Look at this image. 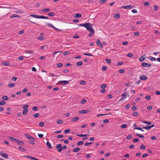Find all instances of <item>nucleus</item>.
<instances>
[{"label": "nucleus", "mask_w": 160, "mask_h": 160, "mask_svg": "<svg viewBox=\"0 0 160 160\" xmlns=\"http://www.w3.org/2000/svg\"><path fill=\"white\" fill-rule=\"evenodd\" d=\"M69 83V82L68 81H59L57 84H59L61 85H65Z\"/></svg>", "instance_id": "nucleus-1"}, {"label": "nucleus", "mask_w": 160, "mask_h": 160, "mask_svg": "<svg viewBox=\"0 0 160 160\" xmlns=\"http://www.w3.org/2000/svg\"><path fill=\"white\" fill-rule=\"evenodd\" d=\"M134 8V6L133 5H128L122 6L121 8L125 9H131Z\"/></svg>", "instance_id": "nucleus-2"}, {"label": "nucleus", "mask_w": 160, "mask_h": 160, "mask_svg": "<svg viewBox=\"0 0 160 160\" xmlns=\"http://www.w3.org/2000/svg\"><path fill=\"white\" fill-rule=\"evenodd\" d=\"M142 66L143 67L145 68H149L152 65L151 64L148 63H146L144 62H143L142 63Z\"/></svg>", "instance_id": "nucleus-3"}, {"label": "nucleus", "mask_w": 160, "mask_h": 160, "mask_svg": "<svg viewBox=\"0 0 160 160\" xmlns=\"http://www.w3.org/2000/svg\"><path fill=\"white\" fill-rule=\"evenodd\" d=\"M24 157L29 159H32L34 160H39V159L28 155H25L24 156Z\"/></svg>", "instance_id": "nucleus-4"}, {"label": "nucleus", "mask_w": 160, "mask_h": 160, "mask_svg": "<svg viewBox=\"0 0 160 160\" xmlns=\"http://www.w3.org/2000/svg\"><path fill=\"white\" fill-rule=\"evenodd\" d=\"M56 148H58V152H61L63 150V148L61 147V144H60L58 145Z\"/></svg>", "instance_id": "nucleus-5"}, {"label": "nucleus", "mask_w": 160, "mask_h": 160, "mask_svg": "<svg viewBox=\"0 0 160 160\" xmlns=\"http://www.w3.org/2000/svg\"><path fill=\"white\" fill-rule=\"evenodd\" d=\"M87 25L85 27L88 30H89L90 29L92 28V24L89 23H87Z\"/></svg>", "instance_id": "nucleus-6"}, {"label": "nucleus", "mask_w": 160, "mask_h": 160, "mask_svg": "<svg viewBox=\"0 0 160 160\" xmlns=\"http://www.w3.org/2000/svg\"><path fill=\"white\" fill-rule=\"evenodd\" d=\"M16 142L19 146H23L24 145V143L21 140L17 139Z\"/></svg>", "instance_id": "nucleus-7"}, {"label": "nucleus", "mask_w": 160, "mask_h": 160, "mask_svg": "<svg viewBox=\"0 0 160 160\" xmlns=\"http://www.w3.org/2000/svg\"><path fill=\"white\" fill-rule=\"evenodd\" d=\"M90 112V111L88 110H82L79 111V113H82V114H84V113H87Z\"/></svg>", "instance_id": "nucleus-8"}, {"label": "nucleus", "mask_w": 160, "mask_h": 160, "mask_svg": "<svg viewBox=\"0 0 160 160\" xmlns=\"http://www.w3.org/2000/svg\"><path fill=\"white\" fill-rule=\"evenodd\" d=\"M139 78L141 80H145L147 79V77L146 76L142 75L139 77Z\"/></svg>", "instance_id": "nucleus-9"}, {"label": "nucleus", "mask_w": 160, "mask_h": 160, "mask_svg": "<svg viewBox=\"0 0 160 160\" xmlns=\"http://www.w3.org/2000/svg\"><path fill=\"white\" fill-rule=\"evenodd\" d=\"M96 44L98 46H100L101 48H102L103 47L99 39H97L96 41Z\"/></svg>", "instance_id": "nucleus-10"}, {"label": "nucleus", "mask_w": 160, "mask_h": 160, "mask_svg": "<svg viewBox=\"0 0 160 160\" xmlns=\"http://www.w3.org/2000/svg\"><path fill=\"white\" fill-rule=\"evenodd\" d=\"M0 155L2 157L6 158H8V155L7 154L4 153L2 152H1L0 153Z\"/></svg>", "instance_id": "nucleus-11"}, {"label": "nucleus", "mask_w": 160, "mask_h": 160, "mask_svg": "<svg viewBox=\"0 0 160 160\" xmlns=\"http://www.w3.org/2000/svg\"><path fill=\"white\" fill-rule=\"evenodd\" d=\"M38 18L39 19H48V17H47L43 16H39L38 15Z\"/></svg>", "instance_id": "nucleus-12"}, {"label": "nucleus", "mask_w": 160, "mask_h": 160, "mask_svg": "<svg viewBox=\"0 0 160 160\" xmlns=\"http://www.w3.org/2000/svg\"><path fill=\"white\" fill-rule=\"evenodd\" d=\"M25 135L27 138L29 139H30V140L34 139V138H33L32 136H31L29 135H28V134H25Z\"/></svg>", "instance_id": "nucleus-13"}, {"label": "nucleus", "mask_w": 160, "mask_h": 160, "mask_svg": "<svg viewBox=\"0 0 160 160\" xmlns=\"http://www.w3.org/2000/svg\"><path fill=\"white\" fill-rule=\"evenodd\" d=\"M2 65L4 66H9L10 64L9 62H4L2 63Z\"/></svg>", "instance_id": "nucleus-14"}, {"label": "nucleus", "mask_w": 160, "mask_h": 160, "mask_svg": "<svg viewBox=\"0 0 160 160\" xmlns=\"http://www.w3.org/2000/svg\"><path fill=\"white\" fill-rule=\"evenodd\" d=\"M19 150L21 152H24L27 151L26 149L22 147H19L18 148Z\"/></svg>", "instance_id": "nucleus-15"}, {"label": "nucleus", "mask_w": 160, "mask_h": 160, "mask_svg": "<svg viewBox=\"0 0 160 160\" xmlns=\"http://www.w3.org/2000/svg\"><path fill=\"white\" fill-rule=\"evenodd\" d=\"M79 119V118L78 117H75L71 119L72 122H75L78 121Z\"/></svg>", "instance_id": "nucleus-16"}, {"label": "nucleus", "mask_w": 160, "mask_h": 160, "mask_svg": "<svg viewBox=\"0 0 160 160\" xmlns=\"http://www.w3.org/2000/svg\"><path fill=\"white\" fill-rule=\"evenodd\" d=\"M46 145L48 149H51L52 148V147L51 146L50 143L49 142H46Z\"/></svg>", "instance_id": "nucleus-17"}, {"label": "nucleus", "mask_w": 160, "mask_h": 160, "mask_svg": "<svg viewBox=\"0 0 160 160\" xmlns=\"http://www.w3.org/2000/svg\"><path fill=\"white\" fill-rule=\"evenodd\" d=\"M149 59L152 61H155L156 60V58L154 57H152V56H149L148 57Z\"/></svg>", "instance_id": "nucleus-18"}, {"label": "nucleus", "mask_w": 160, "mask_h": 160, "mask_svg": "<svg viewBox=\"0 0 160 160\" xmlns=\"http://www.w3.org/2000/svg\"><path fill=\"white\" fill-rule=\"evenodd\" d=\"M9 138L10 140H11L12 141H14L16 142V141L17 140V139H16L15 138H14L13 137H9Z\"/></svg>", "instance_id": "nucleus-19"}, {"label": "nucleus", "mask_w": 160, "mask_h": 160, "mask_svg": "<svg viewBox=\"0 0 160 160\" xmlns=\"http://www.w3.org/2000/svg\"><path fill=\"white\" fill-rule=\"evenodd\" d=\"M77 136L80 137H84L89 136L88 134H77Z\"/></svg>", "instance_id": "nucleus-20"}, {"label": "nucleus", "mask_w": 160, "mask_h": 160, "mask_svg": "<svg viewBox=\"0 0 160 160\" xmlns=\"http://www.w3.org/2000/svg\"><path fill=\"white\" fill-rule=\"evenodd\" d=\"M127 94V93H123L122 94V98L120 100H122V99H125L126 98V94Z\"/></svg>", "instance_id": "nucleus-21"}, {"label": "nucleus", "mask_w": 160, "mask_h": 160, "mask_svg": "<svg viewBox=\"0 0 160 160\" xmlns=\"http://www.w3.org/2000/svg\"><path fill=\"white\" fill-rule=\"evenodd\" d=\"M136 135L137 136H138V137L141 138L142 139H144L145 138V137L143 135H142L141 134H139L137 133H136Z\"/></svg>", "instance_id": "nucleus-22"}, {"label": "nucleus", "mask_w": 160, "mask_h": 160, "mask_svg": "<svg viewBox=\"0 0 160 160\" xmlns=\"http://www.w3.org/2000/svg\"><path fill=\"white\" fill-rule=\"evenodd\" d=\"M79 150H80V148H79L77 147V148H75L73 150V151L74 152H78Z\"/></svg>", "instance_id": "nucleus-23"}, {"label": "nucleus", "mask_w": 160, "mask_h": 160, "mask_svg": "<svg viewBox=\"0 0 160 160\" xmlns=\"http://www.w3.org/2000/svg\"><path fill=\"white\" fill-rule=\"evenodd\" d=\"M145 55H142L139 58V60L140 61H143L145 59Z\"/></svg>", "instance_id": "nucleus-24"}, {"label": "nucleus", "mask_w": 160, "mask_h": 160, "mask_svg": "<svg viewBox=\"0 0 160 160\" xmlns=\"http://www.w3.org/2000/svg\"><path fill=\"white\" fill-rule=\"evenodd\" d=\"M74 17L76 18H79L82 17V15L80 13H77Z\"/></svg>", "instance_id": "nucleus-25"}, {"label": "nucleus", "mask_w": 160, "mask_h": 160, "mask_svg": "<svg viewBox=\"0 0 160 160\" xmlns=\"http://www.w3.org/2000/svg\"><path fill=\"white\" fill-rule=\"evenodd\" d=\"M48 46L46 45L42 46L41 47V49H45V50H47V49H48Z\"/></svg>", "instance_id": "nucleus-26"}, {"label": "nucleus", "mask_w": 160, "mask_h": 160, "mask_svg": "<svg viewBox=\"0 0 160 160\" xmlns=\"http://www.w3.org/2000/svg\"><path fill=\"white\" fill-rule=\"evenodd\" d=\"M38 39L40 41H43L45 39V38L42 37H38Z\"/></svg>", "instance_id": "nucleus-27"}, {"label": "nucleus", "mask_w": 160, "mask_h": 160, "mask_svg": "<svg viewBox=\"0 0 160 160\" xmlns=\"http://www.w3.org/2000/svg\"><path fill=\"white\" fill-rule=\"evenodd\" d=\"M46 24L49 27H51V28H54V26H53V25L51 24V23H49L48 22H47L46 23Z\"/></svg>", "instance_id": "nucleus-28"}, {"label": "nucleus", "mask_w": 160, "mask_h": 160, "mask_svg": "<svg viewBox=\"0 0 160 160\" xmlns=\"http://www.w3.org/2000/svg\"><path fill=\"white\" fill-rule=\"evenodd\" d=\"M57 123L58 124H62L63 123V121L61 119H58L57 121Z\"/></svg>", "instance_id": "nucleus-29"}, {"label": "nucleus", "mask_w": 160, "mask_h": 160, "mask_svg": "<svg viewBox=\"0 0 160 160\" xmlns=\"http://www.w3.org/2000/svg\"><path fill=\"white\" fill-rule=\"evenodd\" d=\"M137 129V130H141V131H142V132H144V130H143V128H142L140 127H137L135 128H134V129Z\"/></svg>", "instance_id": "nucleus-30"}, {"label": "nucleus", "mask_w": 160, "mask_h": 160, "mask_svg": "<svg viewBox=\"0 0 160 160\" xmlns=\"http://www.w3.org/2000/svg\"><path fill=\"white\" fill-rule=\"evenodd\" d=\"M2 99L4 100H8V97L6 96H4L2 97Z\"/></svg>", "instance_id": "nucleus-31"}, {"label": "nucleus", "mask_w": 160, "mask_h": 160, "mask_svg": "<svg viewBox=\"0 0 160 160\" xmlns=\"http://www.w3.org/2000/svg\"><path fill=\"white\" fill-rule=\"evenodd\" d=\"M15 84L14 83H10L8 85V86L9 88H12L14 86Z\"/></svg>", "instance_id": "nucleus-32"}, {"label": "nucleus", "mask_w": 160, "mask_h": 160, "mask_svg": "<svg viewBox=\"0 0 160 160\" xmlns=\"http://www.w3.org/2000/svg\"><path fill=\"white\" fill-rule=\"evenodd\" d=\"M111 114V113L109 112L108 114H99L98 115H97V117H98L100 116H104V115H110Z\"/></svg>", "instance_id": "nucleus-33"}, {"label": "nucleus", "mask_w": 160, "mask_h": 160, "mask_svg": "<svg viewBox=\"0 0 160 160\" xmlns=\"http://www.w3.org/2000/svg\"><path fill=\"white\" fill-rule=\"evenodd\" d=\"M42 12H48L50 10V9L49 8H45L42 9Z\"/></svg>", "instance_id": "nucleus-34"}, {"label": "nucleus", "mask_w": 160, "mask_h": 160, "mask_svg": "<svg viewBox=\"0 0 160 160\" xmlns=\"http://www.w3.org/2000/svg\"><path fill=\"white\" fill-rule=\"evenodd\" d=\"M19 16L18 15L14 14L12 15L10 17L11 18H18L19 17Z\"/></svg>", "instance_id": "nucleus-35"}, {"label": "nucleus", "mask_w": 160, "mask_h": 160, "mask_svg": "<svg viewBox=\"0 0 160 160\" xmlns=\"http://www.w3.org/2000/svg\"><path fill=\"white\" fill-rule=\"evenodd\" d=\"M70 131V129H66L64 131V133L65 134H67Z\"/></svg>", "instance_id": "nucleus-36"}, {"label": "nucleus", "mask_w": 160, "mask_h": 160, "mask_svg": "<svg viewBox=\"0 0 160 160\" xmlns=\"http://www.w3.org/2000/svg\"><path fill=\"white\" fill-rule=\"evenodd\" d=\"M25 52L27 53H30L31 54H32L34 52L32 50H30V51H27L26 50L25 51Z\"/></svg>", "instance_id": "nucleus-37"}, {"label": "nucleus", "mask_w": 160, "mask_h": 160, "mask_svg": "<svg viewBox=\"0 0 160 160\" xmlns=\"http://www.w3.org/2000/svg\"><path fill=\"white\" fill-rule=\"evenodd\" d=\"M82 62L81 61H80L79 62H78L76 63V65L78 66H80L82 65Z\"/></svg>", "instance_id": "nucleus-38"}, {"label": "nucleus", "mask_w": 160, "mask_h": 160, "mask_svg": "<svg viewBox=\"0 0 160 160\" xmlns=\"http://www.w3.org/2000/svg\"><path fill=\"white\" fill-rule=\"evenodd\" d=\"M83 142L82 141H80L78 142L77 143V145L79 146L82 144L83 143Z\"/></svg>", "instance_id": "nucleus-39"}, {"label": "nucleus", "mask_w": 160, "mask_h": 160, "mask_svg": "<svg viewBox=\"0 0 160 160\" xmlns=\"http://www.w3.org/2000/svg\"><path fill=\"white\" fill-rule=\"evenodd\" d=\"M127 127V125L126 124H123L121 126V127L122 128H125Z\"/></svg>", "instance_id": "nucleus-40"}, {"label": "nucleus", "mask_w": 160, "mask_h": 160, "mask_svg": "<svg viewBox=\"0 0 160 160\" xmlns=\"http://www.w3.org/2000/svg\"><path fill=\"white\" fill-rule=\"evenodd\" d=\"M114 17L118 19L120 17V15L119 13H117L114 15Z\"/></svg>", "instance_id": "nucleus-41"}, {"label": "nucleus", "mask_w": 160, "mask_h": 160, "mask_svg": "<svg viewBox=\"0 0 160 160\" xmlns=\"http://www.w3.org/2000/svg\"><path fill=\"white\" fill-rule=\"evenodd\" d=\"M5 103L6 102L4 101H1L0 102V105H5Z\"/></svg>", "instance_id": "nucleus-42"}, {"label": "nucleus", "mask_w": 160, "mask_h": 160, "mask_svg": "<svg viewBox=\"0 0 160 160\" xmlns=\"http://www.w3.org/2000/svg\"><path fill=\"white\" fill-rule=\"evenodd\" d=\"M142 122L143 123L148 124H151L152 123L151 122H148L147 121H142Z\"/></svg>", "instance_id": "nucleus-43"}, {"label": "nucleus", "mask_w": 160, "mask_h": 160, "mask_svg": "<svg viewBox=\"0 0 160 160\" xmlns=\"http://www.w3.org/2000/svg\"><path fill=\"white\" fill-rule=\"evenodd\" d=\"M30 17H32L34 18H38V15H36V14H31L30 15Z\"/></svg>", "instance_id": "nucleus-44"}, {"label": "nucleus", "mask_w": 160, "mask_h": 160, "mask_svg": "<svg viewBox=\"0 0 160 160\" xmlns=\"http://www.w3.org/2000/svg\"><path fill=\"white\" fill-rule=\"evenodd\" d=\"M88 31H89L91 33L94 34V32H95V31H94V30L92 28H91V29H90Z\"/></svg>", "instance_id": "nucleus-45"}, {"label": "nucleus", "mask_w": 160, "mask_h": 160, "mask_svg": "<svg viewBox=\"0 0 160 160\" xmlns=\"http://www.w3.org/2000/svg\"><path fill=\"white\" fill-rule=\"evenodd\" d=\"M79 83L83 85H84L86 84V82L84 81H82L79 82Z\"/></svg>", "instance_id": "nucleus-46"}, {"label": "nucleus", "mask_w": 160, "mask_h": 160, "mask_svg": "<svg viewBox=\"0 0 160 160\" xmlns=\"http://www.w3.org/2000/svg\"><path fill=\"white\" fill-rule=\"evenodd\" d=\"M132 136L131 135H128L127 137V139L128 140H130L132 138Z\"/></svg>", "instance_id": "nucleus-47"}, {"label": "nucleus", "mask_w": 160, "mask_h": 160, "mask_svg": "<svg viewBox=\"0 0 160 160\" xmlns=\"http://www.w3.org/2000/svg\"><path fill=\"white\" fill-rule=\"evenodd\" d=\"M38 109V107L37 106H34L32 108V109L34 111H36Z\"/></svg>", "instance_id": "nucleus-48"}, {"label": "nucleus", "mask_w": 160, "mask_h": 160, "mask_svg": "<svg viewBox=\"0 0 160 160\" xmlns=\"http://www.w3.org/2000/svg\"><path fill=\"white\" fill-rule=\"evenodd\" d=\"M107 87V85L105 84H103L101 85V88H104Z\"/></svg>", "instance_id": "nucleus-49"}, {"label": "nucleus", "mask_w": 160, "mask_h": 160, "mask_svg": "<svg viewBox=\"0 0 160 160\" xmlns=\"http://www.w3.org/2000/svg\"><path fill=\"white\" fill-rule=\"evenodd\" d=\"M70 53V52L68 51H65L63 53V55H68Z\"/></svg>", "instance_id": "nucleus-50"}, {"label": "nucleus", "mask_w": 160, "mask_h": 160, "mask_svg": "<svg viewBox=\"0 0 160 160\" xmlns=\"http://www.w3.org/2000/svg\"><path fill=\"white\" fill-rule=\"evenodd\" d=\"M39 115L40 114L39 113H37L35 114H33V116L34 117L37 118L39 116Z\"/></svg>", "instance_id": "nucleus-51"}, {"label": "nucleus", "mask_w": 160, "mask_h": 160, "mask_svg": "<svg viewBox=\"0 0 160 160\" xmlns=\"http://www.w3.org/2000/svg\"><path fill=\"white\" fill-rule=\"evenodd\" d=\"M48 15L50 16H53L55 15V13L54 12H50L48 13Z\"/></svg>", "instance_id": "nucleus-52"}, {"label": "nucleus", "mask_w": 160, "mask_h": 160, "mask_svg": "<svg viewBox=\"0 0 160 160\" xmlns=\"http://www.w3.org/2000/svg\"><path fill=\"white\" fill-rule=\"evenodd\" d=\"M108 1V0H100L99 1V2L100 3H102L107 2Z\"/></svg>", "instance_id": "nucleus-53"}, {"label": "nucleus", "mask_w": 160, "mask_h": 160, "mask_svg": "<svg viewBox=\"0 0 160 160\" xmlns=\"http://www.w3.org/2000/svg\"><path fill=\"white\" fill-rule=\"evenodd\" d=\"M83 55H86L89 56H93L90 53H83Z\"/></svg>", "instance_id": "nucleus-54"}, {"label": "nucleus", "mask_w": 160, "mask_h": 160, "mask_svg": "<svg viewBox=\"0 0 160 160\" xmlns=\"http://www.w3.org/2000/svg\"><path fill=\"white\" fill-rule=\"evenodd\" d=\"M105 61L107 62L108 64H110L111 63V60L110 59L106 58L105 59Z\"/></svg>", "instance_id": "nucleus-55"}, {"label": "nucleus", "mask_w": 160, "mask_h": 160, "mask_svg": "<svg viewBox=\"0 0 160 160\" xmlns=\"http://www.w3.org/2000/svg\"><path fill=\"white\" fill-rule=\"evenodd\" d=\"M124 72V69H122L119 70V72L120 73H123Z\"/></svg>", "instance_id": "nucleus-56"}, {"label": "nucleus", "mask_w": 160, "mask_h": 160, "mask_svg": "<svg viewBox=\"0 0 160 160\" xmlns=\"http://www.w3.org/2000/svg\"><path fill=\"white\" fill-rule=\"evenodd\" d=\"M133 141L134 142H138L139 141V139L138 138H136L133 139Z\"/></svg>", "instance_id": "nucleus-57"}, {"label": "nucleus", "mask_w": 160, "mask_h": 160, "mask_svg": "<svg viewBox=\"0 0 160 160\" xmlns=\"http://www.w3.org/2000/svg\"><path fill=\"white\" fill-rule=\"evenodd\" d=\"M143 128L144 129H146L147 130H150L151 129L149 126L147 127H143Z\"/></svg>", "instance_id": "nucleus-58"}, {"label": "nucleus", "mask_w": 160, "mask_h": 160, "mask_svg": "<svg viewBox=\"0 0 160 160\" xmlns=\"http://www.w3.org/2000/svg\"><path fill=\"white\" fill-rule=\"evenodd\" d=\"M62 63H58L57 64V66L59 68L62 67Z\"/></svg>", "instance_id": "nucleus-59"}, {"label": "nucleus", "mask_w": 160, "mask_h": 160, "mask_svg": "<svg viewBox=\"0 0 160 160\" xmlns=\"http://www.w3.org/2000/svg\"><path fill=\"white\" fill-rule=\"evenodd\" d=\"M39 125L41 127H42L44 125V123L43 122H41L39 123Z\"/></svg>", "instance_id": "nucleus-60"}, {"label": "nucleus", "mask_w": 160, "mask_h": 160, "mask_svg": "<svg viewBox=\"0 0 160 160\" xmlns=\"http://www.w3.org/2000/svg\"><path fill=\"white\" fill-rule=\"evenodd\" d=\"M28 89L27 88H24L22 90V92L25 93L27 92L28 91Z\"/></svg>", "instance_id": "nucleus-61"}, {"label": "nucleus", "mask_w": 160, "mask_h": 160, "mask_svg": "<svg viewBox=\"0 0 160 160\" xmlns=\"http://www.w3.org/2000/svg\"><path fill=\"white\" fill-rule=\"evenodd\" d=\"M145 98L147 100H149L151 99V97L150 96H147L145 97Z\"/></svg>", "instance_id": "nucleus-62"}, {"label": "nucleus", "mask_w": 160, "mask_h": 160, "mask_svg": "<svg viewBox=\"0 0 160 160\" xmlns=\"http://www.w3.org/2000/svg\"><path fill=\"white\" fill-rule=\"evenodd\" d=\"M128 57L131 58L132 57L133 55L132 53H129L127 55Z\"/></svg>", "instance_id": "nucleus-63"}, {"label": "nucleus", "mask_w": 160, "mask_h": 160, "mask_svg": "<svg viewBox=\"0 0 160 160\" xmlns=\"http://www.w3.org/2000/svg\"><path fill=\"white\" fill-rule=\"evenodd\" d=\"M158 9V7L157 6L155 5L153 8V9L155 11H157Z\"/></svg>", "instance_id": "nucleus-64"}]
</instances>
